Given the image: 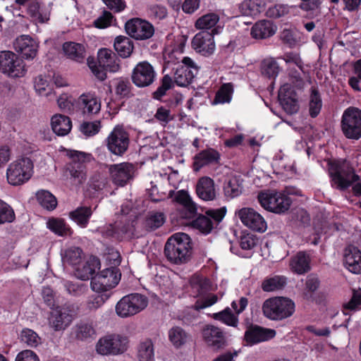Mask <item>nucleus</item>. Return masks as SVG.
I'll return each instance as SVG.
<instances>
[{
    "label": "nucleus",
    "instance_id": "5701e85b",
    "mask_svg": "<svg viewBox=\"0 0 361 361\" xmlns=\"http://www.w3.org/2000/svg\"><path fill=\"white\" fill-rule=\"evenodd\" d=\"M79 106L82 109L84 115L90 116L97 114L100 111V100L91 94H83L78 100Z\"/></svg>",
    "mask_w": 361,
    "mask_h": 361
},
{
    "label": "nucleus",
    "instance_id": "cd10ccee",
    "mask_svg": "<svg viewBox=\"0 0 361 361\" xmlns=\"http://www.w3.org/2000/svg\"><path fill=\"white\" fill-rule=\"evenodd\" d=\"M51 128L57 135L64 136L68 134L72 128L71 118L65 115L56 114L51 120Z\"/></svg>",
    "mask_w": 361,
    "mask_h": 361
},
{
    "label": "nucleus",
    "instance_id": "dca6fc26",
    "mask_svg": "<svg viewBox=\"0 0 361 361\" xmlns=\"http://www.w3.org/2000/svg\"><path fill=\"white\" fill-rule=\"evenodd\" d=\"M109 173L116 185L123 186L133 178L134 166L132 164L126 162L113 164L109 167Z\"/></svg>",
    "mask_w": 361,
    "mask_h": 361
},
{
    "label": "nucleus",
    "instance_id": "b1692460",
    "mask_svg": "<svg viewBox=\"0 0 361 361\" xmlns=\"http://www.w3.org/2000/svg\"><path fill=\"white\" fill-rule=\"evenodd\" d=\"M62 50L64 55L69 59L81 63L86 55L84 44L73 42H66L63 44Z\"/></svg>",
    "mask_w": 361,
    "mask_h": 361
},
{
    "label": "nucleus",
    "instance_id": "8fccbe9b",
    "mask_svg": "<svg viewBox=\"0 0 361 361\" xmlns=\"http://www.w3.org/2000/svg\"><path fill=\"white\" fill-rule=\"evenodd\" d=\"M194 77L191 69H176L174 82L180 87H186L192 82Z\"/></svg>",
    "mask_w": 361,
    "mask_h": 361
},
{
    "label": "nucleus",
    "instance_id": "393cba45",
    "mask_svg": "<svg viewBox=\"0 0 361 361\" xmlns=\"http://www.w3.org/2000/svg\"><path fill=\"white\" fill-rule=\"evenodd\" d=\"M120 59L111 49L101 48L97 51L99 68H119Z\"/></svg>",
    "mask_w": 361,
    "mask_h": 361
},
{
    "label": "nucleus",
    "instance_id": "e433bc0d",
    "mask_svg": "<svg viewBox=\"0 0 361 361\" xmlns=\"http://www.w3.org/2000/svg\"><path fill=\"white\" fill-rule=\"evenodd\" d=\"M286 285V278L283 276H274L264 279L262 289L265 292H272L283 289Z\"/></svg>",
    "mask_w": 361,
    "mask_h": 361
},
{
    "label": "nucleus",
    "instance_id": "680f3d73",
    "mask_svg": "<svg viewBox=\"0 0 361 361\" xmlns=\"http://www.w3.org/2000/svg\"><path fill=\"white\" fill-rule=\"evenodd\" d=\"M283 110L288 114H293L299 109L298 97H285L279 101Z\"/></svg>",
    "mask_w": 361,
    "mask_h": 361
},
{
    "label": "nucleus",
    "instance_id": "3c124183",
    "mask_svg": "<svg viewBox=\"0 0 361 361\" xmlns=\"http://www.w3.org/2000/svg\"><path fill=\"white\" fill-rule=\"evenodd\" d=\"M213 317L214 319L219 320L231 326H237L238 323L237 316H235L228 307L221 312L214 313Z\"/></svg>",
    "mask_w": 361,
    "mask_h": 361
},
{
    "label": "nucleus",
    "instance_id": "e2e57ef3",
    "mask_svg": "<svg viewBox=\"0 0 361 361\" xmlns=\"http://www.w3.org/2000/svg\"><path fill=\"white\" fill-rule=\"evenodd\" d=\"M361 290H353V295L350 300L343 305V308L345 310L355 312L361 307Z\"/></svg>",
    "mask_w": 361,
    "mask_h": 361
},
{
    "label": "nucleus",
    "instance_id": "c03bdc74",
    "mask_svg": "<svg viewBox=\"0 0 361 361\" xmlns=\"http://www.w3.org/2000/svg\"><path fill=\"white\" fill-rule=\"evenodd\" d=\"M96 331L92 323L80 322L75 326V334L77 339L86 341L92 338Z\"/></svg>",
    "mask_w": 361,
    "mask_h": 361
},
{
    "label": "nucleus",
    "instance_id": "6e6552de",
    "mask_svg": "<svg viewBox=\"0 0 361 361\" xmlns=\"http://www.w3.org/2000/svg\"><path fill=\"white\" fill-rule=\"evenodd\" d=\"M341 126L346 138L359 140L361 137V110L354 106L347 108L342 115Z\"/></svg>",
    "mask_w": 361,
    "mask_h": 361
},
{
    "label": "nucleus",
    "instance_id": "c85d7f7f",
    "mask_svg": "<svg viewBox=\"0 0 361 361\" xmlns=\"http://www.w3.org/2000/svg\"><path fill=\"white\" fill-rule=\"evenodd\" d=\"M92 215L90 207L81 206L69 212V218L80 228H86Z\"/></svg>",
    "mask_w": 361,
    "mask_h": 361
},
{
    "label": "nucleus",
    "instance_id": "423d86ee",
    "mask_svg": "<svg viewBox=\"0 0 361 361\" xmlns=\"http://www.w3.org/2000/svg\"><path fill=\"white\" fill-rule=\"evenodd\" d=\"M71 161L66 166V171L68 176H71L76 184H82L87 179L86 163L92 158L91 154L73 150L70 152Z\"/></svg>",
    "mask_w": 361,
    "mask_h": 361
},
{
    "label": "nucleus",
    "instance_id": "58836bf2",
    "mask_svg": "<svg viewBox=\"0 0 361 361\" xmlns=\"http://www.w3.org/2000/svg\"><path fill=\"white\" fill-rule=\"evenodd\" d=\"M165 215L162 212H149L144 221V226L148 231H153L160 228L165 222Z\"/></svg>",
    "mask_w": 361,
    "mask_h": 361
},
{
    "label": "nucleus",
    "instance_id": "a18cd8bd",
    "mask_svg": "<svg viewBox=\"0 0 361 361\" xmlns=\"http://www.w3.org/2000/svg\"><path fill=\"white\" fill-rule=\"evenodd\" d=\"M243 185L236 177L229 179L224 183V192L226 197H236L242 193Z\"/></svg>",
    "mask_w": 361,
    "mask_h": 361
},
{
    "label": "nucleus",
    "instance_id": "412c9836",
    "mask_svg": "<svg viewBox=\"0 0 361 361\" xmlns=\"http://www.w3.org/2000/svg\"><path fill=\"white\" fill-rule=\"evenodd\" d=\"M278 60H284L286 65L291 67L302 68V61L297 54L289 53L284 55L283 58H273L267 56L261 61V68H279Z\"/></svg>",
    "mask_w": 361,
    "mask_h": 361
},
{
    "label": "nucleus",
    "instance_id": "4468645a",
    "mask_svg": "<svg viewBox=\"0 0 361 361\" xmlns=\"http://www.w3.org/2000/svg\"><path fill=\"white\" fill-rule=\"evenodd\" d=\"M274 329L265 328L257 324H250L244 334V341L252 346L259 343L268 341L276 336Z\"/></svg>",
    "mask_w": 361,
    "mask_h": 361
},
{
    "label": "nucleus",
    "instance_id": "4c0bfd02",
    "mask_svg": "<svg viewBox=\"0 0 361 361\" xmlns=\"http://www.w3.org/2000/svg\"><path fill=\"white\" fill-rule=\"evenodd\" d=\"M100 265L99 259L96 257H92L89 261L83 264L82 269H77L78 277L86 281L94 277L96 269Z\"/></svg>",
    "mask_w": 361,
    "mask_h": 361
},
{
    "label": "nucleus",
    "instance_id": "37998d69",
    "mask_svg": "<svg viewBox=\"0 0 361 361\" xmlns=\"http://www.w3.org/2000/svg\"><path fill=\"white\" fill-rule=\"evenodd\" d=\"M175 82L169 75H165L161 79L160 85L152 93V98L158 101H162V97L166 94V92L173 89L175 86Z\"/></svg>",
    "mask_w": 361,
    "mask_h": 361
},
{
    "label": "nucleus",
    "instance_id": "13d9d810",
    "mask_svg": "<svg viewBox=\"0 0 361 361\" xmlns=\"http://www.w3.org/2000/svg\"><path fill=\"white\" fill-rule=\"evenodd\" d=\"M167 9L164 6L154 4L148 8V15L154 20H161L167 16Z\"/></svg>",
    "mask_w": 361,
    "mask_h": 361
},
{
    "label": "nucleus",
    "instance_id": "473e14b6",
    "mask_svg": "<svg viewBox=\"0 0 361 361\" xmlns=\"http://www.w3.org/2000/svg\"><path fill=\"white\" fill-rule=\"evenodd\" d=\"M72 322V316L66 312L56 310L51 313L49 324L55 331L65 329Z\"/></svg>",
    "mask_w": 361,
    "mask_h": 361
},
{
    "label": "nucleus",
    "instance_id": "338daca9",
    "mask_svg": "<svg viewBox=\"0 0 361 361\" xmlns=\"http://www.w3.org/2000/svg\"><path fill=\"white\" fill-rule=\"evenodd\" d=\"M112 19L113 15L109 11H105L101 16L94 21V25L99 29L106 28L111 25Z\"/></svg>",
    "mask_w": 361,
    "mask_h": 361
},
{
    "label": "nucleus",
    "instance_id": "bf43d9fd",
    "mask_svg": "<svg viewBox=\"0 0 361 361\" xmlns=\"http://www.w3.org/2000/svg\"><path fill=\"white\" fill-rule=\"evenodd\" d=\"M259 238L250 233H243L240 238V246L243 250H252L257 245Z\"/></svg>",
    "mask_w": 361,
    "mask_h": 361
},
{
    "label": "nucleus",
    "instance_id": "774afa93",
    "mask_svg": "<svg viewBox=\"0 0 361 361\" xmlns=\"http://www.w3.org/2000/svg\"><path fill=\"white\" fill-rule=\"evenodd\" d=\"M15 361H40L39 356L31 350H23L19 352Z\"/></svg>",
    "mask_w": 361,
    "mask_h": 361
},
{
    "label": "nucleus",
    "instance_id": "9d476101",
    "mask_svg": "<svg viewBox=\"0 0 361 361\" xmlns=\"http://www.w3.org/2000/svg\"><path fill=\"white\" fill-rule=\"evenodd\" d=\"M105 142L110 152L117 156H122L129 146V134L123 127L116 126L109 133Z\"/></svg>",
    "mask_w": 361,
    "mask_h": 361
},
{
    "label": "nucleus",
    "instance_id": "0eeeda50",
    "mask_svg": "<svg viewBox=\"0 0 361 361\" xmlns=\"http://www.w3.org/2000/svg\"><path fill=\"white\" fill-rule=\"evenodd\" d=\"M148 305L146 296L140 293H131L123 296L116 305V314L126 318L137 314Z\"/></svg>",
    "mask_w": 361,
    "mask_h": 361
},
{
    "label": "nucleus",
    "instance_id": "052dcab7",
    "mask_svg": "<svg viewBox=\"0 0 361 361\" xmlns=\"http://www.w3.org/2000/svg\"><path fill=\"white\" fill-rule=\"evenodd\" d=\"M15 219L13 209L6 202L0 200V224L12 222Z\"/></svg>",
    "mask_w": 361,
    "mask_h": 361
},
{
    "label": "nucleus",
    "instance_id": "7ed1b4c3",
    "mask_svg": "<svg viewBox=\"0 0 361 361\" xmlns=\"http://www.w3.org/2000/svg\"><path fill=\"white\" fill-rule=\"evenodd\" d=\"M262 310L266 318L279 322L290 317L295 312V305L288 298L276 296L265 300Z\"/></svg>",
    "mask_w": 361,
    "mask_h": 361
},
{
    "label": "nucleus",
    "instance_id": "ea45409f",
    "mask_svg": "<svg viewBox=\"0 0 361 361\" xmlns=\"http://www.w3.org/2000/svg\"><path fill=\"white\" fill-rule=\"evenodd\" d=\"M36 197L38 203L49 211L54 210L57 206L56 197L48 190H39L36 193Z\"/></svg>",
    "mask_w": 361,
    "mask_h": 361
},
{
    "label": "nucleus",
    "instance_id": "603ef678",
    "mask_svg": "<svg viewBox=\"0 0 361 361\" xmlns=\"http://www.w3.org/2000/svg\"><path fill=\"white\" fill-rule=\"evenodd\" d=\"M21 341L31 348L37 347L41 343L37 334L30 329H24L20 334Z\"/></svg>",
    "mask_w": 361,
    "mask_h": 361
},
{
    "label": "nucleus",
    "instance_id": "0e129e2a",
    "mask_svg": "<svg viewBox=\"0 0 361 361\" xmlns=\"http://www.w3.org/2000/svg\"><path fill=\"white\" fill-rule=\"evenodd\" d=\"M288 11L289 8L287 6L277 4L268 8L267 16L273 18H279L288 14Z\"/></svg>",
    "mask_w": 361,
    "mask_h": 361
},
{
    "label": "nucleus",
    "instance_id": "2f4dec72",
    "mask_svg": "<svg viewBox=\"0 0 361 361\" xmlns=\"http://www.w3.org/2000/svg\"><path fill=\"white\" fill-rule=\"evenodd\" d=\"M114 47L118 54L123 58L130 56L134 49L133 40L123 35L115 38Z\"/></svg>",
    "mask_w": 361,
    "mask_h": 361
},
{
    "label": "nucleus",
    "instance_id": "f3484780",
    "mask_svg": "<svg viewBox=\"0 0 361 361\" xmlns=\"http://www.w3.org/2000/svg\"><path fill=\"white\" fill-rule=\"evenodd\" d=\"M220 159L221 154L216 149L207 147L195 155L192 164L193 170L197 172L206 166L218 164Z\"/></svg>",
    "mask_w": 361,
    "mask_h": 361
},
{
    "label": "nucleus",
    "instance_id": "6e6d98bb",
    "mask_svg": "<svg viewBox=\"0 0 361 361\" xmlns=\"http://www.w3.org/2000/svg\"><path fill=\"white\" fill-rule=\"evenodd\" d=\"M82 250L78 247L67 249L64 255V260L71 265L75 266L80 263Z\"/></svg>",
    "mask_w": 361,
    "mask_h": 361
},
{
    "label": "nucleus",
    "instance_id": "5fc2aeb1",
    "mask_svg": "<svg viewBox=\"0 0 361 361\" xmlns=\"http://www.w3.org/2000/svg\"><path fill=\"white\" fill-rule=\"evenodd\" d=\"M177 210L179 218L191 219L197 215V208L196 204L191 201L190 203L178 207Z\"/></svg>",
    "mask_w": 361,
    "mask_h": 361
},
{
    "label": "nucleus",
    "instance_id": "4d7b16f0",
    "mask_svg": "<svg viewBox=\"0 0 361 361\" xmlns=\"http://www.w3.org/2000/svg\"><path fill=\"white\" fill-rule=\"evenodd\" d=\"M101 128V123L99 121L93 122L85 121L80 127V131L86 136L91 137L97 134Z\"/></svg>",
    "mask_w": 361,
    "mask_h": 361
},
{
    "label": "nucleus",
    "instance_id": "a878e982",
    "mask_svg": "<svg viewBox=\"0 0 361 361\" xmlns=\"http://www.w3.org/2000/svg\"><path fill=\"white\" fill-rule=\"evenodd\" d=\"M156 78L154 69H133L131 79L138 87L149 86Z\"/></svg>",
    "mask_w": 361,
    "mask_h": 361
},
{
    "label": "nucleus",
    "instance_id": "f257e3e1",
    "mask_svg": "<svg viewBox=\"0 0 361 361\" xmlns=\"http://www.w3.org/2000/svg\"><path fill=\"white\" fill-rule=\"evenodd\" d=\"M192 247L190 236L185 233L172 235L164 246V255L171 264L188 263L192 257Z\"/></svg>",
    "mask_w": 361,
    "mask_h": 361
},
{
    "label": "nucleus",
    "instance_id": "72a5a7b5",
    "mask_svg": "<svg viewBox=\"0 0 361 361\" xmlns=\"http://www.w3.org/2000/svg\"><path fill=\"white\" fill-rule=\"evenodd\" d=\"M47 224V228L58 235L66 236L73 233L71 228L63 219L51 218Z\"/></svg>",
    "mask_w": 361,
    "mask_h": 361
},
{
    "label": "nucleus",
    "instance_id": "bb28decb",
    "mask_svg": "<svg viewBox=\"0 0 361 361\" xmlns=\"http://www.w3.org/2000/svg\"><path fill=\"white\" fill-rule=\"evenodd\" d=\"M310 257L305 252H298L290 262L291 270L298 274H304L310 270Z\"/></svg>",
    "mask_w": 361,
    "mask_h": 361
},
{
    "label": "nucleus",
    "instance_id": "9b49d317",
    "mask_svg": "<svg viewBox=\"0 0 361 361\" xmlns=\"http://www.w3.org/2000/svg\"><path fill=\"white\" fill-rule=\"evenodd\" d=\"M125 30L130 37L137 40L148 39L154 34V26L150 23L137 18L128 20Z\"/></svg>",
    "mask_w": 361,
    "mask_h": 361
},
{
    "label": "nucleus",
    "instance_id": "f03ea898",
    "mask_svg": "<svg viewBox=\"0 0 361 361\" xmlns=\"http://www.w3.org/2000/svg\"><path fill=\"white\" fill-rule=\"evenodd\" d=\"M328 171L332 187L340 190L348 189L359 180L354 168L346 160H334L328 163Z\"/></svg>",
    "mask_w": 361,
    "mask_h": 361
},
{
    "label": "nucleus",
    "instance_id": "20e7f679",
    "mask_svg": "<svg viewBox=\"0 0 361 361\" xmlns=\"http://www.w3.org/2000/svg\"><path fill=\"white\" fill-rule=\"evenodd\" d=\"M257 199L264 209L276 214L285 213L292 203V200L288 195L275 190L260 192Z\"/></svg>",
    "mask_w": 361,
    "mask_h": 361
},
{
    "label": "nucleus",
    "instance_id": "1a4fd4ad",
    "mask_svg": "<svg viewBox=\"0 0 361 361\" xmlns=\"http://www.w3.org/2000/svg\"><path fill=\"white\" fill-rule=\"evenodd\" d=\"M121 274L118 269L109 267L92 277L91 288L97 293L106 292L114 288L119 282Z\"/></svg>",
    "mask_w": 361,
    "mask_h": 361
},
{
    "label": "nucleus",
    "instance_id": "c9c22d12",
    "mask_svg": "<svg viewBox=\"0 0 361 361\" xmlns=\"http://www.w3.org/2000/svg\"><path fill=\"white\" fill-rule=\"evenodd\" d=\"M310 92L309 113L312 118H316L319 114L322 107V97L316 87H312Z\"/></svg>",
    "mask_w": 361,
    "mask_h": 361
},
{
    "label": "nucleus",
    "instance_id": "864d4df0",
    "mask_svg": "<svg viewBox=\"0 0 361 361\" xmlns=\"http://www.w3.org/2000/svg\"><path fill=\"white\" fill-rule=\"evenodd\" d=\"M173 54L169 56V60L165 62L164 68H169L171 65H178V68H198L193 60L188 56H183L182 59H176V61H173Z\"/></svg>",
    "mask_w": 361,
    "mask_h": 361
},
{
    "label": "nucleus",
    "instance_id": "a19ab883",
    "mask_svg": "<svg viewBox=\"0 0 361 361\" xmlns=\"http://www.w3.org/2000/svg\"><path fill=\"white\" fill-rule=\"evenodd\" d=\"M22 63L23 60L13 51H0V68H18Z\"/></svg>",
    "mask_w": 361,
    "mask_h": 361
},
{
    "label": "nucleus",
    "instance_id": "4be33fe9",
    "mask_svg": "<svg viewBox=\"0 0 361 361\" xmlns=\"http://www.w3.org/2000/svg\"><path fill=\"white\" fill-rule=\"evenodd\" d=\"M202 336L208 345L221 348L225 344L223 332L219 328L213 325H207L203 329Z\"/></svg>",
    "mask_w": 361,
    "mask_h": 361
},
{
    "label": "nucleus",
    "instance_id": "f704fd0d",
    "mask_svg": "<svg viewBox=\"0 0 361 361\" xmlns=\"http://www.w3.org/2000/svg\"><path fill=\"white\" fill-rule=\"evenodd\" d=\"M132 89L131 83L128 78H121L117 79L115 82V94L120 99L132 97L134 95Z\"/></svg>",
    "mask_w": 361,
    "mask_h": 361
},
{
    "label": "nucleus",
    "instance_id": "f8f14e48",
    "mask_svg": "<svg viewBox=\"0 0 361 361\" xmlns=\"http://www.w3.org/2000/svg\"><path fill=\"white\" fill-rule=\"evenodd\" d=\"M217 34L216 29L211 31L202 30L197 33L192 39V47L196 52L204 56L212 55L215 50L214 35Z\"/></svg>",
    "mask_w": 361,
    "mask_h": 361
},
{
    "label": "nucleus",
    "instance_id": "2eb2a0df",
    "mask_svg": "<svg viewBox=\"0 0 361 361\" xmlns=\"http://www.w3.org/2000/svg\"><path fill=\"white\" fill-rule=\"evenodd\" d=\"M96 349L99 354L103 355H118L124 352L126 346L122 337L118 335H109L99 340Z\"/></svg>",
    "mask_w": 361,
    "mask_h": 361
},
{
    "label": "nucleus",
    "instance_id": "6ab92c4d",
    "mask_svg": "<svg viewBox=\"0 0 361 361\" xmlns=\"http://www.w3.org/2000/svg\"><path fill=\"white\" fill-rule=\"evenodd\" d=\"M343 264L345 267L353 274L361 273V251L354 245L345 249Z\"/></svg>",
    "mask_w": 361,
    "mask_h": 361
},
{
    "label": "nucleus",
    "instance_id": "de8ad7c7",
    "mask_svg": "<svg viewBox=\"0 0 361 361\" xmlns=\"http://www.w3.org/2000/svg\"><path fill=\"white\" fill-rule=\"evenodd\" d=\"M169 337L173 345L179 348L187 342L188 335L181 327L175 326L169 331Z\"/></svg>",
    "mask_w": 361,
    "mask_h": 361
},
{
    "label": "nucleus",
    "instance_id": "a211bd4d",
    "mask_svg": "<svg viewBox=\"0 0 361 361\" xmlns=\"http://www.w3.org/2000/svg\"><path fill=\"white\" fill-rule=\"evenodd\" d=\"M13 48L27 59H32L37 53L38 45L29 35H21L16 39Z\"/></svg>",
    "mask_w": 361,
    "mask_h": 361
},
{
    "label": "nucleus",
    "instance_id": "49530a36",
    "mask_svg": "<svg viewBox=\"0 0 361 361\" xmlns=\"http://www.w3.org/2000/svg\"><path fill=\"white\" fill-rule=\"evenodd\" d=\"M137 356L140 361H154V348L151 340L147 339L140 344Z\"/></svg>",
    "mask_w": 361,
    "mask_h": 361
},
{
    "label": "nucleus",
    "instance_id": "c756f323",
    "mask_svg": "<svg viewBox=\"0 0 361 361\" xmlns=\"http://www.w3.org/2000/svg\"><path fill=\"white\" fill-rule=\"evenodd\" d=\"M275 29L270 20H262L257 22L251 29V35L255 39H264L274 35Z\"/></svg>",
    "mask_w": 361,
    "mask_h": 361
},
{
    "label": "nucleus",
    "instance_id": "7c9ffc66",
    "mask_svg": "<svg viewBox=\"0 0 361 361\" xmlns=\"http://www.w3.org/2000/svg\"><path fill=\"white\" fill-rule=\"evenodd\" d=\"M233 92L234 88L232 82L222 84L216 92L212 104L217 105L230 103L232 100Z\"/></svg>",
    "mask_w": 361,
    "mask_h": 361
},
{
    "label": "nucleus",
    "instance_id": "ddd939ff",
    "mask_svg": "<svg viewBox=\"0 0 361 361\" xmlns=\"http://www.w3.org/2000/svg\"><path fill=\"white\" fill-rule=\"evenodd\" d=\"M244 226L259 233H264L267 228L264 217L252 208L244 207L236 213Z\"/></svg>",
    "mask_w": 361,
    "mask_h": 361
},
{
    "label": "nucleus",
    "instance_id": "aec40b11",
    "mask_svg": "<svg viewBox=\"0 0 361 361\" xmlns=\"http://www.w3.org/2000/svg\"><path fill=\"white\" fill-rule=\"evenodd\" d=\"M196 193L204 201L215 200L216 192L214 180L208 176L201 177L196 185Z\"/></svg>",
    "mask_w": 361,
    "mask_h": 361
},
{
    "label": "nucleus",
    "instance_id": "79ce46f5",
    "mask_svg": "<svg viewBox=\"0 0 361 361\" xmlns=\"http://www.w3.org/2000/svg\"><path fill=\"white\" fill-rule=\"evenodd\" d=\"M190 225L192 228L198 230L204 235L211 233L214 227L212 219L207 215L203 214H200L196 219H193Z\"/></svg>",
    "mask_w": 361,
    "mask_h": 361
},
{
    "label": "nucleus",
    "instance_id": "69168bd1",
    "mask_svg": "<svg viewBox=\"0 0 361 361\" xmlns=\"http://www.w3.org/2000/svg\"><path fill=\"white\" fill-rule=\"evenodd\" d=\"M35 89L40 95L49 96L51 89L49 87L48 81L42 75H39L35 79Z\"/></svg>",
    "mask_w": 361,
    "mask_h": 361
},
{
    "label": "nucleus",
    "instance_id": "39448f33",
    "mask_svg": "<svg viewBox=\"0 0 361 361\" xmlns=\"http://www.w3.org/2000/svg\"><path fill=\"white\" fill-rule=\"evenodd\" d=\"M33 163L30 158L23 157L12 162L6 170L8 183L20 185L30 180L33 173Z\"/></svg>",
    "mask_w": 361,
    "mask_h": 361
},
{
    "label": "nucleus",
    "instance_id": "09e8293b",
    "mask_svg": "<svg viewBox=\"0 0 361 361\" xmlns=\"http://www.w3.org/2000/svg\"><path fill=\"white\" fill-rule=\"evenodd\" d=\"M219 20V16L215 13H208L200 18L195 23L197 29L207 30L213 28Z\"/></svg>",
    "mask_w": 361,
    "mask_h": 361
}]
</instances>
